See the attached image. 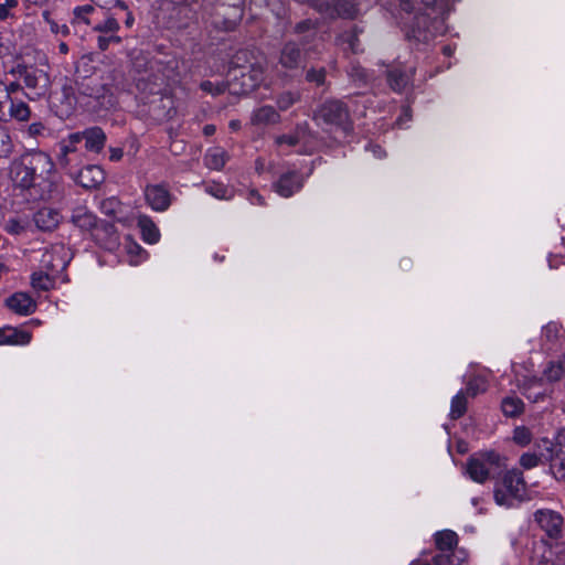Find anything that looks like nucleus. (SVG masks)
Listing matches in <instances>:
<instances>
[{"mask_svg": "<svg viewBox=\"0 0 565 565\" xmlns=\"http://www.w3.org/2000/svg\"><path fill=\"white\" fill-rule=\"evenodd\" d=\"M138 226L141 231L142 238L148 244H156L159 242L160 232L153 221L147 215L138 217Z\"/></svg>", "mask_w": 565, "mask_h": 565, "instance_id": "nucleus-25", "label": "nucleus"}, {"mask_svg": "<svg viewBox=\"0 0 565 565\" xmlns=\"http://www.w3.org/2000/svg\"><path fill=\"white\" fill-rule=\"evenodd\" d=\"M205 192L210 195L221 199L230 200L233 196V190L222 183H210L205 186Z\"/></svg>", "mask_w": 565, "mask_h": 565, "instance_id": "nucleus-35", "label": "nucleus"}, {"mask_svg": "<svg viewBox=\"0 0 565 565\" xmlns=\"http://www.w3.org/2000/svg\"><path fill=\"white\" fill-rule=\"evenodd\" d=\"M463 391L458 392L451 399L450 417L452 419L460 418L467 411V398Z\"/></svg>", "mask_w": 565, "mask_h": 565, "instance_id": "nucleus-33", "label": "nucleus"}, {"mask_svg": "<svg viewBox=\"0 0 565 565\" xmlns=\"http://www.w3.org/2000/svg\"><path fill=\"white\" fill-rule=\"evenodd\" d=\"M46 127L41 121L32 122L26 128V135L31 138H38L44 136Z\"/></svg>", "mask_w": 565, "mask_h": 565, "instance_id": "nucleus-50", "label": "nucleus"}, {"mask_svg": "<svg viewBox=\"0 0 565 565\" xmlns=\"http://www.w3.org/2000/svg\"><path fill=\"white\" fill-rule=\"evenodd\" d=\"M243 0H206L205 11L221 30H232L243 17Z\"/></svg>", "mask_w": 565, "mask_h": 565, "instance_id": "nucleus-3", "label": "nucleus"}, {"mask_svg": "<svg viewBox=\"0 0 565 565\" xmlns=\"http://www.w3.org/2000/svg\"><path fill=\"white\" fill-rule=\"evenodd\" d=\"M512 439L516 445L525 447L532 441V433L525 426H518L513 430Z\"/></svg>", "mask_w": 565, "mask_h": 565, "instance_id": "nucleus-40", "label": "nucleus"}, {"mask_svg": "<svg viewBox=\"0 0 565 565\" xmlns=\"http://www.w3.org/2000/svg\"><path fill=\"white\" fill-rule=\"evenodd\" d=\"M504 467V458L491 450L478 452L469 458L466 470L473 481L483 483L488 478L498 475Z\"/></svg>", "mask_w": 565, "mask_h": 565, "instance_id": "nucleus-5", "label": "nucleus"}, {"mask_svg": "<svg viewBox=\"0 0 565 565\" xmlns=\"http://www.w3.org/2000/svg\"><path fill=\"white\" fill-rule=\"evenodd\" d=\"M306 78L308 82L321 85L324 83L326 79V71L324 68H311L307 72Z\"/></svg>", "mask_w": 565, "mask_h": 565, "instance_id": "nucleus-48", "label": "nucleus"}, {"mask_svg": "<svg viewBox=\"0 0 565 565\" xmlns=\"http://www.w3.org/2000/svg\"><path fill=\"white\" fill-rule=\"evenodd\" d=\"M79 135V142L85 140V148L87 151L99 153L106 143V134L99 127H90L84 131L77 132Z\"/></svg>", "mask_w": 565, "mask_h": 565, "instance_id": "nucleus-15", "label": "nucleus"}, {"mask_svg": "<svg viewBox=\"0 0 565 565\" xmlns=\"http://www.w3.org/2000/svg\"><path fill=\"white\" fill-rule=\"evenodd\" d=\"M349 75L353 81L360 82V83H366L369 79L367 72L360 65H354V64L351 65Z\"/></svg>", "mask_w": 565, "mask_h": 565, "instance_id": "nucleus-47", "label": "nucleus"}, {"mask_svg": "<svg viewBox=\"0 0 565 565\" xmlns=\"http://www.w3.org/2000/svg\"><path fill=\"white\" fill-rule=\"evenodd\" d=\"M58 51H60V53H62V54H67V53H68V46H67V44H66L65 42H61V43L58 44Z\"/></svg>", "mask_w": 565, "mask_h": 565, "instance_id": "nucleus-63", "label": "nucleus"}, {"mask_svg": "<svg viewBox=\"0 0 565 565\" xmlns=\"http://www.w3.org/2000/svg\"><path fill=\"white\" fill-rule=\"evenodd\" d=\"M465 561V553L456 551H452L450 554L440 553L433 558L435 565H462Z\"/></svg>", "mask_w": 565, "mask_h": 565, "instance_id": "nucleus-32", "label": "nucleus"}, {"mask_svg": "<svg viewBox=\"0 0 565 565\" xmlns=\"http://www.w3.org/2000/svg\"><path fill=\"white\" fill-rule=\"evenodd\" d=\"M24 86L30 90L26 97L30 100H36L44 96L49 90L50 79L47 73L42 70L32 67L23 79Z\"/></svg>", "mask_w": 565, "mask_h": 565, "instance_id": "nucleus-8", "label": "nucleus"}, {"mask_svg": "<svg viewBox=\"0 0 565 565\" xmlns=\"http://www.w3.org/2000/svg\"><path fill=\"white\" fill-rule=\"evenodd\" d=\"M537 448H543L548 454L550 470L554 478L565 483V451H557L554 454V445L547 438H543L535 445Z\"/></svg>", "mask_w": 565, "mask_h": 565, "instance_id": "nucleus-10", "label": "nucleus"}, {"mask_svg": "<svg viewBox=\"0 0 565 565\" xmlns=\"http://www.w3.org/2000/svg\"><path fill=\"white\" fill-rule=\"evenodd\" d=\"M33 220L39 230L53 231L62 221V215L58 210L44 206L36 211Z\"/></svg>", "mask_w": 565, "mask_h": 565, "instance_id": "nucleus-14", "label": "nucleus"}, {"mask_svg": "<svg viewBox=\"0 0 565 565\" xmlns=\"http://www.w3.org/2000/svg\"><path fill=\"white\" fill-rule=\"evenodd\" d=\"M70 177L85 189H95L105 180L103 169L96 164H89L79 171L70 170Z\"/></svg>", "mask_w": 565, "mask_h": 565, "instance_id": "nucleus-11", "label": "nucleus"}, {"mask_svg": "<svg viewBox=\"0 0 565 565\" xmlns=\"http://www.w3.org/2000/svg\"><path fill=\"white\" fill-rule=\"evenodd\" d=\"M226 86L223 83H212L210 81H205L201 83V89L210 93L212 95H218L225 90Z\"/></svg>", "mask_w": 565, "mask_h": 565, "instance_id": "nucleus-49", "label": "nucleus"}, {"mask_svg": "<svg viewBox=\"0 0 565 565\" xmlns=\"http://www.w3.org/2000/svg\"><path fill=\"white\" fill-rule=\"evenodd\" d=\"M31 285L34 289L38 290H50L54 286V278L51 276V274L46 270H39L34 271L31 275Z\"/></svg>", "mask_w": 565, "mask_h": 565, "instance_id": "nucleus-31", "label": "nucleus"}, {"mask_svg": "<svg viewBox=\"0 0 565 565\" xmlns=\"http://www.w3.org/2000/svg\"><path fill=\"white\" fill-rule=\"evenodd\" d=\"M294 32L300 38L303 45H309L318 36V23L311 19L302 20L295 25Z\"/></svg>", "mask_w": 565, "mask_h": 565, "instance_id": "nucleus-22", "label": "nucleus"}, {"mask_svg": "<svg viewBox=\"0 0 565 565\" xmlns=\"http://www.w3.org/2000/svg\"><path fill=\"white\" fill-rule=\"evenodd\" d=\"M315 118L327 125L334 126L344 135L351 131V122L349 111L344 104L340 100H329L324 103L317 111Z\"/></svg>", "mask_w": 565, "mask_h": 565, "instance_id": "nucleus-6", "label": "nucleus"}, {"mask_svg": "<svg viewBox=\"0 0 565 565\" xmlns=\"http://www.w3.org/2000/svg\"><path fill=\"white\" fill-rule=\"evenodd\" d=\"M412 118V114L408 107H405L402 111V115L397 118L396 124L399 127H403L407 121Z\"/></svg>", "mask_w": 565, "mask_h": 565, "instance_id": "nucleus-56", "label": "nucleus"}, {"mask_svg": "<svg viewBox=\"0 0 565 565\" xmlns=\"http://www.w3.org/2000/svg\"><path fill=\"white\" fill-rule=\"evenodd\" d=\"M32 70V66H28L24 63H18L15 66H13L10 70V74L13 76L21 77L22 79L25 78L26 74Z\"/></svg>", "mask_w": 565, "mask_h": 565, "instance_id": "nucleus-52", "label": "nucleus"}, {"mask_svg": "<svg viewBox=\"0 0 565 565\" xmlns=\"http://www.w3.org/2000/svg\"><path fill=\"white\" fill-rule=\"evenodd\" d=\"M303 62V55L296 42H287L279 55V64L287 70L299 67Z\"/></svg>", "mask_w": 565, "mask_h": 565, "instance_id": "nucleus-17", "label": "nucleus"}, {"mask_svg": "<svg viewBox=\"0 0 565 565\" xmlns=\"http://www.w3.org/2000/svg\"><path fill=\"white\" fill-rule=\"evenodd\" d=\"M7 307L20 315L29 316L36 309L35 301L25 292H15L6 300Z\"/></svg>", "mask_w": 565, "mask_h": 565, "instance_id": "nucleus-16", "label": "nucleus"}, {"mask_svg": "<svg viewBox=\"0 0 565 565\" xmlns=\"http://www.w3.org/2000/svg\"><path fill=\"white\" fill-rule=\"evenodd\" d=\"M413 75L414 68L412 67L408 70L394 67L387 72V83L393 90L401 93L409 85Z\"/></svg>", "mask_w": 565, "mask_h": 565, "instance_id": "nucleus-20", "label": "nucleus"}, {"mask_svg": "<svg viewBox=\"0 0 565 565\" xmlns=\"http://www.w3.org/2000/svg\"><path fill=\"white\" fill-rule=\"evenodd\" d=\"M299 142V139L296 135H281L276 138V143L278 146L287 145L289 147H294Z\"/></svg>", "mask_w": 565, "mask_h": 565, "instance_id": "nucleus-53", "label": "nucleus"}, {"mask_svg": "<svg viewBox=\"0 0 565 565\" xmlns=\"http://www.w3.org/2000/svg\"><path fill=\"white\" fill-rule=\"evenodd\" d=\"M365 150L372 152L377 159H383L386 156L385 151L377 145L367 143Z\"/></svg>", "mask_w": 565, "mask_h": 565, "instance_id": "nucleus-55", "label": "nucleus"}, {"mask_svg": "<svg viewBox=\"0 0 565 565\" xmlns=\"http://www.w3.org/2000/svg\"><path fill=\"white\" fill-rule=\"evenodd\" d=\"M215 130L216 128L214 125H205L203 128V134L209 137L214 135Z\"/></svg>", "mask_w": 565, "mask_h": 565, "instance_id": "nucleus-61", "label": "nucleus"}, {"mask_svg": "<svg viewBox=\"0 0 565 565\" xmlns=\"http://www.w3.org/2000/svg\"><path fill=\"white\" fill-rule=\"evenodd\" d=\"M455 52V47L450 46V45H446L443 47V53L446 55V56H451Z\"/></svg>", "mask_w": 565, "mask_h": 565, "instance_id": "nucleus-62", "label": "nucleus"}, {"mask_svg": "<svg viewBox=\"0 0 565 565\" xmlns=\"http://www.w3.org/2000/svg\"><path fill=\"white\" fill-rule=\"evenodd\" d=\"M274 190L282 198H290L301 190L303 186V179L296 171H289L280 175L274 183Z\"/></svg>", "mask_w": 565, "mask_h": 565, "instance_id": "nucleus-13", "label": "nucleus"}, {"mask_svg": "<svg viewBox=\"0 0 565 565\" xmlns=\"http://www.w3.org/2000/svg\"><path fill=\"white\" fill-rule=\"evenodd\" d=\"M526 483L523 475L518 469L507 471L501 481L495 484L494 500L501 507L510 508L515 501L525 498Z\"/></svg>", "mask_w": 565, "mask_h": 565, "instance_id": "nucleus-4", "label": "nucleus"}, {"mask_svg": "<svg viewBox=\"0 0 565 565\" xmlns=\"http://www.w3.org/2000/svg\"><path fill=\"white\" fill-rule=\"evenodd\" d=\"M21 89H22V86L20 85V83H18V82L9 83L8 85H6L7 98L9 100L12 99L11 98V94L17 93V92H19Z\"/></svg>", "mask_w": 565, "mask_h": 565, "instance_id": "nucleus-57", "label": "nucleus"}, {"mask_svg": "<svg viewBox=\"0 0 565 565\" xmlns=\"http://www.w3.org/2000/svg\"><path fill=\"white\" fill-rule=\"evenodd\" d=\"M9 115L18 121H28L31 118V109L22 100L10 99Z\"/></svg>", "mask_w": 565, "mask_h": 565, "instance_id": "nucleus-29", "label": "nucleus"}, {"mask_svg": "<svg viewBox=\"0 0 565 565\" xmlns=\"http://www.w3.org/2000/svg\"><path fill=\"white\" fill-rule=\"evenodd\" d=\"M115 11H117L119 13L120 12H125L126 13V19H125V25L127 28H131L135 23V18L132 15V13L128 10V8L126 10H121V9H114Z\"/></svg>", "mask_w": 565, "mask_h": 565, "instance_id": "nucleus-58", "label": "nucleus"}, {"mask_svg": "<svg viewBox=\"0 0 565 565\" xmlns=\"http://www.w3.org/2000/svg\"><path fill=\"white\" fill-rule=\"evenodd\" d=\"M564 372H565V367L562 363L551 362L544 370L542 377H537L535 375L524 376L523 380H518V381L520 383V386L523 388L526 397L529 399L537 402L539 398L542 395H544V391L540 390L533 394L530 391L535 387L541 388L544 380L550 381V382L559 380L562 377V375L564 374Z\"/></svg>", "mask_w": 565, "mask_h": 565, "instance_id": "nucleus-7", "label": "nucleus"}, {"mask_svg": "<svg viewBox=\"0 0 565 565\" xmlns=\"http://www.w3.org/2000/svg\"><path fill=\"white\" fill-rule=\"evenodd\" d=\"M19 6L18 0H4L0 3V20L4 21L15 17V12Z\"/></svg>", "mask_w": 565, "mask_h": 565, "instance_id": "nucleus-42", "label": "nucleus"}, {"mask_svg": "<svg viewBox=\"0 0 565 565\" xmlns=\"http://www.w3.org/2000/svg\"><path fill=\"white\" fill-rule=\"evenodd\" d=\"M248 200L252 204H258V205L264 204L262 195L259 193H257L256 191H250Z\"/></svg>", "mask_w": 565, "mask_h": 565, "instance_id": "nucleus-60", "label": "nucleus"}, {"mask_svg": "<svg viewBox=\"0 0 565 565\" xmlns=\"http://www.w3.org/2000/svg\"><path fill=\"white\" fill-rule=\"evenodd\" d=\"M250 120L256 126L275 125L280 121V115L273 106L265 105L253 111Z\"/></svg>", "mask_w": 565, "mask_h": 565, "instance_id": "nucleus-23", "label": "nucleus"}, {"mask_svg": "<svg viewBox=\"0 0 565 565\" xmlns=\"http://www.w3.org/2000/svg\"><path fill=\"white\" fill-rule=\"evenodd\" d=\"M428 20L429 19L426 14L417 17L415 25L412 28L408 36L418 42H428L431 40L435 36V32L427 28Z\"/></svg>", "mask_w": 565, "mask_h": 565, "instance_id": "nucleus-26", "label": "nucleus"}, {"mask_svg": "<svg viewBox=\"0 0 565 565\" xmlns=\"http://www.w3.org/2000/svg\"><path fill=\"white\" fill-rule=\"evenodd\" d=\"M435 543L441 552H452L458 544V535L451 530L439 531L435 534Z\"/></svg>", "mask_w": 565, "mask_h": 565, "instance_id": "nucleus-27", "label": "nucleus"}, {"mask_svg": "<svg viewBox=\"0 0 565 565\" xmlns=\"http://www.w3.org/2000/svg\"><path fill=\"white\" fill-rule=\"evenodd\" d=\"M25 227L15 218H10L6 223V231L13 235L23 233Z\"/></svg>", "mask_w": 565, "mask_h": 565, "instance_id": "nucleus-51", "label": "nucleus"}, {"mask_svg": "<svg viewBox=\"0 0 565 565\" xmlns=\"http://www.w3.org/2000/svg\"><path fill=\"white\" fill-rule=\"evenodd\" d=\"M52 169L53 162L46 153L34 152L12 161L10 175L17 186L29 189L34 184L38 175L50 173Z\"/></svg>", "mask_w": 565, "mask_h": 565, "instance_id": "nucleus-1", "label": "nucleus"}, {"mask_svg": "<svg viewBox=\"0 0 565 565\" xmlns=\"http://www.w3.org/2000/svg\"><path fill=\"white\" fill-rule=\"evenodd\" d=\"M299 98L300 95L297 92H282L277 96L276 104L279 110L285 111L297 103Z\"/></svg>", "mask_w": 565, "mask_h": 565, "instance_id": "nucleus-38", "label": "nucleus"}, {"mask_svg": "<svg viewBox=\"0 0 565 565\" xmlns=\"http://www.w3.org/2000/svg\"><path fill=\"white\" fill-rule=\"evenodd\" d=\"M228 160V153L221 147L210 148L204 156V164L212 170L220 171Z\"/></svg>", "mask_w": 565, "mask_h": 565, "instance_id": "nucleus-24", "label": "nucleus"}, {"mask_svg": "<svg viewBox=\"0 0 565 565\" xmlns=\"http://www.w3.org/2000/svg\"><path fill=\"white\" fill-rule=\"evenodd\" d=\"M234 79L239 81L241 93L247 94L264 81V68L260 64H253L248 68L239 70V77L235 74Z\"/></svg>", "mask_w": 565, "mask_h": 565, "instance_id": "nucleus-12", "label": "nucleus"}, {"mask_svg": "<svg viewBox=\"0 0 565 565\" xmlns=\"http://www.w3.org/2000/svg\"><path fill=\"white\" fill-rule=\"evenodd\" d=\"M399 2L404 10H406V11L411 10L412 7L409 3V0H399Z\"/></svg>", "mask_w": 565, "mask_h": 565, "instance_id": "nucleus-64", "label": "nucleus"}, {"mask_svg": "<svg viewBox=\"0 0 565 565\" xmlns=\"http://www.w3.org/2000/svg\"><path fill=\"white\" fill-rule=\"evenodd\" d=\"M79 143V135L77 132L71 134L66 139L61 142V153L76 154V146Z\"/></svg>", "mask_w": 565, "mask_h": 565, "instance_id": "nucleus-44", "label": "nucleus"}, {"mask_svg": "<svg viewBox=\"0 0 565 565\" xmlns=\"http://www.w3.org/2000/svg\"><path fill=\"white\" fill-rule=\"evenodd\" d=\"M562 327L557 322H548L542 330V339L553 344L561 337Z\"/></svg>", "mask_w": 565, "mask_h": 565, "instance_id": "nucleus-39", "label": "nucleus"}, {"mask_svg": "<svg viewBox=\"0 0 565 565\" xmlns=\"http://www.w3.org/2000/svg\"><path fill=\"white\" fill-rule=\"evenodd\" d=\"M535 520L540 524V526L546 531L548 536L554 537L561 531L562 525V516L556 512L546 510V511H537L535 513Z\"/></svg>", "mask_w": 565, "mask_h": 565, "instance_id": "nucleus-19", "label": "nucleus"}, {"mask_svg": "<svg viewBox=\"0 0 565 565\" xmlns=\"http://www.w3.org/2000/svg\"><path fill=\"white\" fill-rule=\"evenodd\" d=\"M63 250L64 248L62 246H54L45 250L40 260L42 268L52 273L63 270L66 266L65 260L61 257Z\"/></svg>", "mask_w": 565, "mask_h": 565, "instance_id": "nucleus-21", "label": "nucleus"}, {"mask_svg": "<svg viewBox=\"0 0 565 565\" xmlns=\"http://www.w3.org/2000/svg\"><path fill=\"white\" fill-rule=\"evenodd\" d=\"M109 152H110L109 159L111 161H119L124 156V151L121 148H110Z\"/></svg>", "mask_w": 565, "mask_h": 565, "instance_id": "nucleus-59", "label": "nucleus"}, {"mask_svg": "<svg viewBox=\"0 0 565 565\" xmlns=\"http://www.w3.org/2000/svg\"><path fill=\"white\" fill-rule=\"evenodd\" d=\"M543 458L548 459V455H545L543 451L540 454L529 451L520 457L519 463L523 469L529 470L537 467Z\"/></svg>", "mask_w": 565, "mask_h": 565, "instance_id": "nucleus-34", "label": "nucleus"}, {"mask_svg": "<svg viewBox=\"0 0 565 565\" xmlns=\"http://www.w3.org/2000/svg\"><path fill=\"white\" fill-rule=\"evenodd\" d=\"M121 43V38L118 34L99 35L97 38V47L100 51H106L110 44Z\"/></svg>", "mask_w": 565, "mask_h": 565, "instance_id": "nucleus-46", "label": "nucleus"}, {"mask_svg": "<svg viewBox=\"0 0 565 565\" xmlns=\"http://www.w3.org/2000/svg\"><path fill=\"white\" fill-rule=\"evenodd\" d=\"M502 412L505 416L515 417L524 409V403L516 396H507L501 403Z\"/></svg>", "mask_w": 565, "mask_h": 565, "instance_id": "nucleus-30", "label": "nucleus"}, {"mask_svg": "<svg viewBox=\"0 0 565 565\" xmlns=\"http://www.w3.org/2000/svg\"><path fill=\"white\" fill-rule=\"evenodd\" d=\"M95 11V8L92 4H85L74 8V21L76 23H85L87 25L90 24V20L88 15Z\"/></svg>", "mask_w": 565, "mask_h": 565, "instance_id": "nucleus-41", "label": "nucleus"}, {"mask_svg": "<svg viewBox=\"0 0 565 565\" xmlns=\"http://www.w3.org/2000/svg\"><path fill=\"white\" fill-rule=\"evenodd\" d=\"M71 221L79 230L88 232L99 246L111 248L116 245L117 236L114 226L104 221H99L86 207H76L72 213Z\"/></svg>", "mask_w": 565, "mask_h": 565, "instance_id": "nucleus-2", "label": "nucleus"}, {"mask_svg": "<svg viewBox=\"0 0 565 565\" xmlns=\"http://www.w3.org/2000/svg\"><path fill=\"white\" fill-rule=\"evenodd\" d=\"M32 334L10 326L0 328V345H26L31 342Z\"/></svg>", "mask_w": 565, "mask_h": 565, "instance_id": "nucleus-18", "label": "nucleus"}, {"mask_svg": "<svg viewBox=\"0 0 565 565\" xmlns=\"http://www.w3.org/2000/svg\"><path fill=\"white\" fill-rule=\"evenodd\" d=\"M339 43L343 45L344 50H349L353 53L359 51V40L355 30L347 31L339 36Z\"/></svg>", "mask_w": 565, "mask_h": 565, "instance_id": "nucleus-37", "label": "nucleus"}, {"mask_svg": "<svg viewBox=\"0 0 565 565\" xmlns=\"http://www.w3.org/2000/svg\"><path fill=\"white\" fill-rule=\"evenodd\" d=\"M487 390V382L481 376H476L467 384L466 394L475 397Z\"/></svg>", "mask_w": 565, "mask_h": 565, "instance_id": "nucleus-43", "label": "nucleus"}, {"mask_svg": "<svg viewBox=\"0 0 565 565\" xmlns=\"http://www.w3.org/2000/svg\"><path fill=\"white\" fill-rule=\"evenodd\" d=\"M143 193L146 202L156 212H164L171 205L172 196L164 184H149Z\"/></svg>", "mask_w": 565, "mask_h": 565, "instance_id": "nucleus-9", "label": "nucleus"}, {"mask_svg": "<svg viewBox=\"0 0 565 565\" xmlns=\"http://www.w3.org/2000/svg\"><path fill=\"white\" fill-rule=\"evenodd\" d=\"M13 141L7 128L0 126V158H8L13 152Z\"/></svg>", "mask_w": 565, "mask_h": 565, "instance_id": "nucleus-36", "label": "nucleus"}, {"mask_svg": "<svg viewBox=\"0 0 565 565\" xmlns=\"http://www.w3.org/2000/svg\"><path fill=\"white\" fill-rule=\"evenodd\" d=\"M117 15V11L107 10L105 20L94 25L93 30L105 34H117L120 29Z\"/></svg>", "mask_w": 565, "mask_h": 565, "instance_id": "nucleus-28", "label": "nucleus"}, {"mask_svg": "<svg viewBox=\"0 0 565 565\" xmlns=\"http://www.w3.org/2000/svg\"><path fill=\"white\" fill-rule=\"evenodd\" d=\"M73 158L70 154L60 153L58 157V163L60 166L67 171V174L70 175V170L77 171L72 166Z\"/></svg>", "mask_w": 565, "mask_h": 565, "instance_id": "nucleus-54", "label": "nucleus"}, {"mask_svg": "<svg viewBox=\"0 0 565 565\" xmlns=\"http://www.w3.org/2000/svg\"><path fill=\"white\" fill-rule=\"evenodd\" d=\"M44 21L50 25V30L54 34L66 36L70 34V28L66 24H58L52 18L49 11L42 13Z\"/></svg>", "mask_w": 565, "mask_h": 565, "instance_id": "nucleus-45", "label": "nucleus"}]
</instances>
